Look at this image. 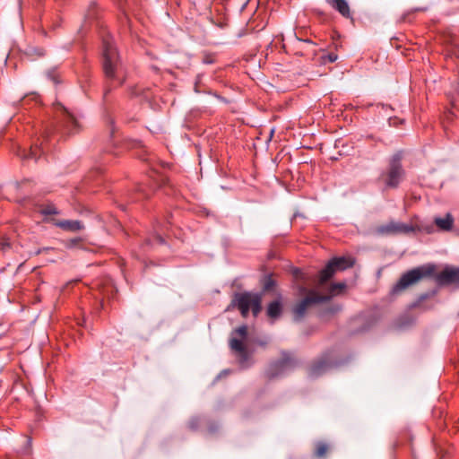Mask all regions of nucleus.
<instances>
[{"label": "nucleus", "mask_w": 459, "mask_h": 459, "mask_svg": "<svg viewBox=\"0 0 459 459\" xmlns=\"http://www.w3.org/2000/svg\"><path fill=\"white\" fill-rule=\"evenodd\" d=\"M102 68L108 81L104 88L103 97L107 98L112 91V83L122 85L125 82V71L115 46L113 38L108 33L102 36Z\"/></svg>", "instance_id": "obj_1"}, {"label": "nucleus", "mask_w": 459, "mask_h": 459, "mask_svg": "<svg viewBox=\"0 0 459 459\" xmlns=\"http://www.w3.org/2000/svg\"><path fill=\"white\" fill-rule=\"evenodd\" d=\"M403 153H394L388 161V166L379 176L386 188H397L405 177V170L402 165Z\"/></svg>", "instance_id": "obj_2"}, {"label": "nucleus", "mask_w": 459, "mask_h": 459, "mask_svg": "<svg viewBox=\"0 0 459 459\" xmlns=\"http://www.w3.org/2000/svg\"><path fill=\"white\" fill-rule=\"evenodd\" d=\"M231 306L237 307L243 317H247L250 310L257 316L262 310V298L257 293L238 292L234 295Z\"/></svg>", "instance_id": "obj_3"}, {"label": "nucleus", "mask_w": 459, "mask_h": 459, "mask_svg": "<svg viewBox=\"0 0 459 459\" xmlns=\"http://www.w3.org/2000/svg\"><path fill=\"white\" fill-rule=\"evenodd\" d=\"M300 291L306 295L292 308L293 318L297 322L300 321L313 306L330 300L329 296H323L316 290H307L302 287Z\"/></svg>", "instance_id": "obj_4"}, {"label": "nucleus", "mask_w": 459, "mask_h": 459, "mask_svg": "<svg viewBox=\"0 0 459 459\" xmlns=\"http://www.w3.org/2000/svg\"><path fill=\"white\" fill-rule=\"evenodd\" d=\"M435 269L436 267L433 264H425L406 272L394 286L393 292L398 293L417 283L421 279L432 276L435 273Z\"/></svg>", "instance_id": "obj_5"}, {"label": "nucleus", "mask_w": 459, "mask_h": 459, "mask_svg": "<svg viewBox=\"0 0 459 459\" xmlns=\"http://www.w3.org/2000/svg\"><path fill=\"white\" fill-rule=\"evenodd\" d=\"M297 365L298 361L291 353L282 351L281 359L272 362L268 366L265 371V377L270 380L281 377L292 371Z\"/></svg>", "instance_id": "obj_6"}, {"label": "nucleus", "mask_w": 459, "mask_h": 459, "mask_svg": "<svg viewBox=\"0 0 459 459\" xmlns=\"http://www.w3.org/2000/svg\"><path fill=\"white\" fill-rule=\"evenodd\" d=\"M57 126L56 130L65 134H73L79 131L80 124L76 117L62 104L55 107Z\"/></svg>", "instance_id": "obj_7"}, {"label": "nucleus", "mask_w": 459, "mask_h": 459, "mask_svg": "<svg viewBox=\"0 0 459 459\" xmlns=\"http://www.w3.org/2000/svg\"><path fill=\"white\" fill-rule=\"evenodd\" d=\"M353 265V261L351 258L344 256L334 257L331 259L326 265L319 272L318 283L323 285L330 280L337 271H343Z\"/></svg>", "instance_id": "obj_8"}, {"label": "nucleus", "mask_w": 459, "mask_h": 459, "mask_svg": "<svg viewBox=\"0 0 459 459\" xmlns=\"http://www.w3.org/2000/svg\"><path fill=\"white\" fill-rule=\"evenodd\" d=\"M232 334H236L239 338L232 337L230 340V346L232 351H236L238 354L239 363L242 366H244L249 359L247 350L244 344V340L247 338V327L246 325L239 326L238 328L234 330Z\"/></svg>", "instance_id": "obj_9"}, {"label": "nucleus", "mask_w": 459, "mask_h": 459, "mask_svg": "<svg viewBox=\"0 0 459 459\" xmlns=\"http://www.w3.org/2000/svg\"><path fill=\"white\" fill-rule=\"evenodd\" d=\"M337 365L338 361L333 359V353L331 351L325 352L310 366L308 375L312 377H317Z\"/></svg>", "instance_id": "obj_10"}, {"label": "nucleus", "mask_w": 459, "mask_h": 459, "mask_svg": "<svg viewBox=\"0 0 459 459\" xmlns=\"http://www.w3.org/2000/svg\"><path fill=\"white\" fill-rule=\"evenodd\" d=\"M413 230L414 229L411 225L394 221H391L377 228V233L379 235L408 234Z\"/></svg>", "instance_id": "obj_11"}, {"label": "nucleus", "mask_w": 459, "mask_h": 459, "mask_svg": "<svg viewBox=\"0 0 459 459\" xmlns=\"http://www.w3.org/2000/svg\"><path fill=\"white\" fill-rule=\"evenodd\" d=\"M436 280L440 285H459V268L446 267L436 276Z\"/></svg>", "instance_id": "obj_12"}, {"label": "nucleus", "mask_w": 459, "mask_h": 459, "mask_svg": "<svg viewBox=\"0 0 459 459\" xmlns=\"http://www.w3.org/2000/svg\"><path fill=\"white\" fill-rule=\"evenodd\" d=\"M53 223L57 228L69 232H77L84 229V225L78 220H56Z\"/></svg>", "instance_id": "obj_13"}, {"label": "nucleus", "mask_w": 459, "mask_h": 459, "mask_svg": "<svg viewBox=\"0 0 459 459\" xmlns=\"http://www.w3.org/2000/svg\"><path fill=\"white\" fill-rule=\"evenodd\" d=\"M298 49L300 51V56H313L316 53V44L310 39H298Z\"/></svg>", "instance_id": "obj_14"}, {"label": "nucleus", "mask_w": 459, "mask_h": 459, "mask_svg": "<svg viewBox=\"0 0 459 459\" xmlns=\"http://www.w3.org/2000/svg\"><path fill=\"white\" fill-rule=\"evenodd\" d=\"M326 2L343 17L349 18L351 16L350 7L346 0H326Z\"/></svg>", "instance_id": "obj_15"}, {"label": "nucleus", "mask_w": 459, "mask_h": 459, "mask_svg": "<svg viewBox=\"0 0 459 459\" xmlns=\"http://www.w3.org/2000/svg\"><path fill=\"white\" fill-rule=\"evenodd\" d=\"M163 232V227L160 223L157 222V224L153 228V236L152 238H148L146 239V244L148 245H153L154 243H157L159 245H162L165 243V240L162 237Z\"/></svg>", "instance_id": "obj_16"}, {"label": "nucleus", "mask_w": 459, "mask_h": 459, "mask_svg": "<svg viewBox=\"0 0 459 459\" xmlns=\"http://www.w3.org/2000/svg\"><path fill=\"white\" fill-rule=\"evenodd\" d=\"M281 312H282V306H281V303L280 302V300L272 301L268 305L267 310H266L267 316L271 319H273V320L280 317V316L281 315Z\"/></svg>", "instance_id": "obj_17"}, {"label": "nucleus", "mask_w": 459, "mask_h": 459, "mask_svg": "<svg viewBox=\"0 0 459 459\" xmlns=\"http://www.w3.org/2000/svg\"><path fill=\"white\" fill-rule=\"evenodd\" d=\"M43 152L42 146L35 144L30 146L28 152L25 150H22V153H20V155L22 159H34L36 160Z\"/></svg>", "instance_id": "obj_18"}, {"label": "nucleus", "mask_w": 459, "mask_h": 459, "mask_svg": "<svg viewBox=\"0 0 459 459\" xmlns=\"http://www.w3.org/2000/svg\"><path fill=\"white\" fill-rule=\"evenodd\" d=\"M435 224L443 230H450L453 228L454 218L447 213L444 218H436Z\"/></svg>", "instance_id": "obj_19"}, {"label": "nucleus", "mask_w": 459, "mask_h": 459, "mask_svg": "<svg viewBox=\"0 0 459 459\" xmlns=\"http://www.w3.org/2000/svg\"><path fill=\"white\" fill-rule=\"evenodd\" d=\"M329 445L323 441H317L315 444V451L314 455L317 458H323L326 455L327 452L329 451Z\"/></svg>", "instance_id": "obj_20"}, {"label": "nucleus", "mask_w": 459, "mask_h": 459, "mask_svg": "<svg viewBox=\"0 0 459 459\" xmlns=\"http://www.w3.org/2000/svg\"><path fill=\"white\" fill-rule=\"evenodd\" d=\"M45 74H46V77L48 78V80L52 82L54 84H58L61 82V79H60L61 75L56 67H52V68L48 69L46 71Z\"/></svg>", "instance_id": "obj_21"}, {"label": "nucleus", "mask_w": 459, "mask_h": 459, "mask_svg": "<svg viewBox=\"0 0 459 459\" xmlns=\"http://www.w3.org/2000/svg\"><path fill=\"white\" fill-rule=\"evenodd\" d=\"M346 288V284L344 282H338V283H333L329 287L328 293L325 294L324 296H329L330 299L340 294L343 290Z\"/></svg>", "instance_id": "obj_22"}, {"label": "nucleus", "mask_w": 459, "mask_h": 459, "mask_svg": "<svg viewBox=\"0 0 459 459\" xmlns=\"http://www.w3.org/2000/svg\"><path fill=\"white\" fill-rule=\"evenodd\" d=\"M39 212L43 215H56L60 213L53 204L40 205Z\"/></svg>", "instance_id": "obj_23"}, {"label": "nucleus", "mask_w": 459, "mask_h": 459, "mask_svg": "<svg viewBox=\"0 0 459 459\" xmlns=\"http://www.w3.org/2000/svg\"><path fill=\"white\" fill-rule=\"evenodd\" d=\"M341 309H342V307L338 304L331 305L330 307H328L327 308H325V310H323L321 312V316H325L327 315H334L337 312H339Z\"/></svg>", "instance_id": "obj_24"}, {"label": "nucleus", "mask_w": 459, "mask_h": 459, "mask_svg": "<svg viewBox=\"0 0 459 459\" xmlns=\"http://www.w3.org/2000/svg\"><path fill=\"white\" fill-rule=\"evenodd\" d=\"M201 424V419L198 418V417H195V418H192L189 421H188V428L191 429V430H197L199 426Z\"/></svg>", "instance_id": "obj_25"}, {"label": "nucleus", "mask_w": 459, "mask_h": 459, "mask_svg": "<svg viewBox=\"0 0 459 459\" xmlns=\"http://www.w3.org/2000/svg\"><path fill=\"white\" fill-rule=\"evenodd\" d=\"M273 286H274V281L272 278L268 277L264 281V290H270L273 289Z\"/></svg>", "instance_id": "obj_26"}, {"label": "nucleus", "mask_w": 459, "mask_h": 459, "mask_svg": "<svg viewBox=\"0 0 459 459\" xmlns=\"http://www.w3.org/2000/svg\"><path fill=\"white\" fill-rule=\"evenodd\" d=\"M80 242H81V238H72L68 241V243L66 244V247H75Z\"/></svg>", "instance_id": "obj_27"}, {"label": "nucleus", "mask_w": 459, "mask_h": 459, "mask_svg": "<svg viewBox=\"0 0 459 459\" xmlns=\"http://www.w3.org/2000/svg\"><path fill=\"white\" fill-rule=\"evenodd\" d=\"M213 62H214V58H213V56H211V55H205V56H204V59H203V63H204V64H207V65H209V64H212Z\"/></svg>", "instance_id": "obj_28"}, {"label": "nucleus", "mask_w": 459, "mask_h": 459, "mask_svg": "<svg viewBox=\"0 0 459 459\" xmlns=\"http://www.w3.org/2000/svg\"><path fill=\"white\" fill-rule=\"evenodd\" d=\"M338 56L334 53H330L327 55V60L331 63H333L337 60Z\"/></svg>", "instance_id": "obj_29"}, {"label": "nucleus", "mask_w": 459, "mask_h": 459, "mask_svg": "<svg viewBox=\"0 0 459 459\" xmlns=\"http://www.w3.org/2000/svg\"><path fill=\"white\" fill-rule=\"evenodd\" d=\"M398 122L403 123V120L398 119L397 117H390L389 118V124L391 126H397Z\"/></svg>", "instance_id": "obj_30"}, {"label": "nucleus", "mask_w": 459, "mask_h": 459, "mask_svg": "<svg viewBox=\"0 0 459 459\" xmlns=\"http://www.w3.org/2000/svg\"><path fill=\"white\" fill-rule=\"evenodd\" d=\"M198 82H199V80L195 82V91L196 92H199V91H199V89H198Z\"/></svg>", "instance_id": "obj_31"}, {"label": "nucleus", "mask_w": 459, "mask_h": 459, "mask_svg": "<svg viewBox=\"0 0 459 459\" xmlns=\"http://www.w3.org/2000/svg\"><path fill=\"white\" fill-rule=\"evenodd\" d=\"M257 343H258L259 345H261V346H265V345H266V343H267V342H266V341H265V342L259 341V342H257Z\"/></svg>", "instance_id": "obj_32"}, {"label": "nucleus", "mask_w": 459, "mask_h": 459, "mask_svg": "<svg viewBox=\"0 0 459 459\" xmlns=\"http://www.w3.org/2000/svg\"><path fill=\"white\" fill-rule=\"evenodd\" d=\"M427 297H428V295H427V294H426V295H422V296L420 298L419 302H420V301H421V300H423V299H425Z\"/></svg>", "instance_id": "obj_33"}, {"label": "nucleus", "mask_w": 459, "mask_h": 459, "mask_svg": "<svg viewBox=\"0 0 459 459\" xmlns=\"http://www.w3.org/2000/svg\"><path fill=\"white\" fill-rule=\"evenodd\" d=\"M5 247H9V244H4L3 245V249H5Z\"/></svg>", "instance_id": "obj_34"}, {"label": "nucleus", "mask_w": 459, "mask_h": 459, "mask_svg": "<svg viewBox=\"0 0 459 459\" xmlns=\"http://www.w3.org/2000/svg\"><path fill=\"white\" fill-rule=\"evenodd\" d=\"M48 248H43V250H48ZM41 251H42V249H39V250L37 252V254H40V253H41Z\"/></svg>", "instance_id": "obj_35"}, {"label": "nucleus", "mask_w": 459, "mask_h": 459, "mask_svg": "<svg viewBox=\"0 0 459 459\" xmlns=\"http://www.w3.org/2000/svg\"><path fill=\"white\" fill-rule=\"evenodd\" d=\"M100 293H101L102 295H105V290H104V289H103V290H100Z\"/></svg>", "instance_id": "obj_36"}, {"label": "nucleus", "mask_w": 459, "mask_h": 459, "mask_svg": "<svg viewBox=\"0 0 459 459\" xmlns=\"http://www.w3.org/2000/svg\"><path fill=\"white\" fill-rule=\"evenodd\" d=\"M95 286H96V287H99V286H100V282H99V281H97V282L95 283Z\"/></svg>", "instance_id": "obj_37"}]
</instances>
